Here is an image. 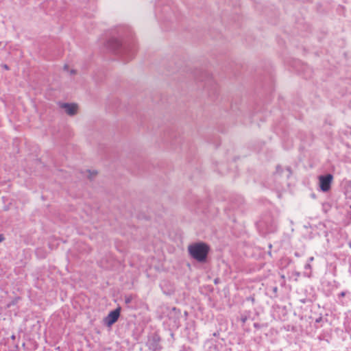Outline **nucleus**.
I'll list each match as a JSON object with an SVG mask.
<instances>
[{"label": "nucleus", "instance_id": "1", "mask_svg": "<svg viewBox=\"0 0 351 351\" xmlns=\"http://www.w3.org/2000/svg\"><path fill=\"white\" fill-rule=\"evenodd\" d=\"M188 250L191 257L199 262H204L206 259L209 247L204 243H195L190 245Z\"/></svg>", "mask_w": 351, "mask_h": 351}, {"label": "nucleus", "instance_id": "2", "mask_svg": "<svg viewBox=\"0 0 351 351\" xmlns=\"http://www.w3.org/2000/svg\"><path fill=\"white\" fill-rule=\"evenodd\" d=\"M59 107L69 116H75L79 110V106L75 103H59Z\"/></svg>", "mask_w": 351, "mask_h": 351}, {"label": "nucleus", "instance_id": "3", "mask_svg": "<svg viewBox=\"0 0 351 351\" xmlns=\"http://www.w3.org/2000/svg\"><path fill=\"white\" fill-rule=\"evenodd\" d=\"M333 177L331 174L326 176H320L319 177V184L320 189L324 192H327L330 190Z\"/></svg>", "mask_w": 351, "mask_h": 351}, {"label": "nucleus", "instance_id": "4", "mask_svg": "<svg viewBox=\"0 0 351 351\" xmlns=\"http://www.w3.org/2000/svg\"><path fill=\"white\" fill-rule=\"evenodd\" d=\"M120 308H117L115 310L109 313L107 317L104 318V323L106 326H110L115 323L120 315Z\"/></svg>", "mask_w": 351, "mask_h": 351}, {"label": "nucleus", "instance_id": "5", "mask_svg": "<svg viewBox=\"0 0 351 351\" xmlns=\"http://www.w3.org/2000/svg\"><path fill=\"white\" fill-rule=\"evenodd\" d=\"M109 47L114 51L117 50L121 47V43L118 38H112L108 42Z\"/></svg>", "mask_w": 351, "mask_h": 351}, {"label": "nucleus", "instance_id": "6", "mask_svg": "<svg viewBox=\"0 0 351 351\" xmlns=\"http://www.w3.org/2000/svg\"><path fill=\"white\" fill-rule=\"evenodd\" d=\"M123 53H129V48H128V46H124L123 47Z\"/></svg>", "mask_w": 351, "mask_h": 351}, {"label": "nucleus", "instance_id": "7", "mask_svg": "<svg viewBox=\"0 0 351 351\" xmlns=\"http://www.w3.org/2000/svg\"><path fill=\"white\" fill-rule=\"evenodd\" d=\"M2 66H3V69H5V70H8V69H9V67H8V65H6V64H3Z\"/></svg>", "mask_w": 351, "mask_h": 351}, {"label": "nucleus", "instance_id": "8", "mask_svg": "<svg viewBox=\"0 0 351 351\" xmlns=\"http://www.w3.org/2000/svg\"><path fill=\"white\" fill-rule=\"evenodd\" d=\"M3 240V237L2 235H0V242H1Z\"/></svg>", "mask_w": 351, "mask_h": 351}, {"label": "nucleus", "instance_id": "9", "mask_svg": "<svg viewBox=\"0 0 351 351\" xmlns=\"http://www.w3.org/2000/svg\"><path fill=\"white\" fill-rule=\"evenodd\" d=\"M340 295H341V296H342V297H343V296H344V295H345V293H344V292H341V293H340Z\"/></svg>", "mask_w": 351, "mask_h": 351}]
</instances>
